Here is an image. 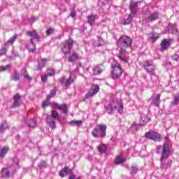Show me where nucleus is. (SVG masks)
Segmentation results:
<instances>
[{"label":"nucleus","instance_id":"f257e3e1","mask_svg":"<svg viewBox=\"0 0 179 179\" xmlns=\"http://www.w3.org/2000/svg\"><path fill=\"white\" fill-rule=\"evenodd\" d=\"M170 140L169 139V136L165 137V141L163 144V145H158L157 147V153L162 152V157H161V167L162 169H164V170H166V169H169L170 167V163L163 162V160L164 159H167L169 156H170Z\"/></svg>","mask_w":179,"mask_h":179},{"label":"nucleus","instance_id":"f03ea898","mask_svg":"<svg viewBox=\"0 0 179 179\" xmlns=\"http://www.w3.org/2000/svg\"><path fill=\"white\" fill-rule=\"evenodd\" d=\"M132 39L129 36H121L117 42V47L120 48L119 54H127V48H131L132 47Z\"/></svg>","mask_w":179,"mask_h":179},{"label":"nucleus","instance_id":"7ed1b4c3","mask_svg":"<svg viewBox=\"0 0 179 179\" xmlns=\"http://www.w3.org/2000/svg\"><path fill=\"white\" fill-rule=\"evenodd\" d=\"M105 110L109 114H113L115 110H117V113L120 114L122 113L124 111V105L116 101L114 102V106H113V103H109L108 105L105 106Z\"/></svg>","mask_w":179,"mask_h":179},{"label":"nucleus","instance_id":"20e7f679","mask_svg":"<svg viewBox=\"0 0 179 179\" xmlns=\"http://www.w3.org/2000/svg\"><path fill=\"white\" fill-rule=\"evenodd\" d=\"M107 126L106 124H98L92 131L94 138H104L106 135Z\"/></svg>","mask_w":179,"mask_h":179},{"label":"nucleus","instance_id":"39448f33","mask_svg":"<svg viewBox=\"0 0 179 179\" xmlns=\"http://www.w3.org/2000/svg\"><path fill=\"white\" fill-rule=\"evenodd\" d=\"M55 120L59 121V114L56 110H52L50 115L47 117L46 122L52 129H55L57 127Z\"/></svg>","mask_w":179,"mask_h":179},{"label":"nucleus","instance_id":"423d86ee","mask_svg":"<svg viewBox=\"0 0 179 179\" xmlns=\"http://www.w3.org/2000/svg\"><path fill=\"white\" fill-rule=\"evenodd\" d=\"M73 44H75V42L72 39H69L62 43V51L64 55H66L71 52V50H72Z\"/></svg>","mask_w":179,"mask_h":179},{"label":"nucleus","instance_id":"0eeeda50","mask_svg":"<svg viewBox=\"0 0 179 179\" xmlns=\"http://www.w3.org/2000/svg\"><path fill=\"white\" fill-rule=\"evenodd\" d=\"M75 79H76V77L73 73H70V76L68 79L65 78V77H62L59 79L60 84L63 87H65V89H68L73 82H75Z\"/></svg>","mask_w":179,"mask_h":179},{"label":"nucleus","instance_id":"6e6552de","mask_svg":"<svg viewBox=\"0 0 179 179\" xmlns=\"http://www.w3.org/2000/svg\"><path fill=\"white\" fill-rule=\"evenodd\" d=\"M111 76L113 79H120L122 75V67L120 64L112 66Z\"/></svg>","mask_w":179,"mask_h":179},{"label":"nucleus","instance_id":"1a4fd4ad","mask_svg":"<svg viewBox=\"0 0 179 179\" xmlns=\"http://www.w3.org/2000/svg\"><path fill=\"white\" fill-rule=\"evenodd\" d=\"M17 37V35H14L5 43L6 48H1L0 50V57H2V55H6V50H8V47H9V45H13V43L16 41Z\"/></svg>","mask_w":179,"mask_h":179},{"label":"nucleus","instance_id":"9d476101","mask_svg":"<svg viewBox=\"0 0 179 179\" xmlns=\"http://www.w3.org/2000/svg\"><path fill=\"white\" fill-rule=\"evenodd\" d=\"M15 173H16V168L13 166H10L2 169L1 177H3L4 178H9L10 174L13 175Z\"/></svg>","mask_w":179,"mask_h":179},{"label":"nucleus","instance_id":"9b49d317","mask_svg":"<svg viewBox=\"0 0 179 179\" xmlns=\"http://www.w3.org/2000/svg\"><path fill=\"white\" fill-rule=\"evenodd\" d=\"M144 69L150 75H155V64H153V60H146L143 64Z\"/></svg>","mask_w":179,"mask_h":179},{"label":"nucleus","instance_id":"f8f14e48","mask_svg":"<svg viewBox=\"0 0 179 179\" xmlns=\"http://www.w3.org/2000/svg\"><path fill=\"white\" fill-rule=\"evenodd\" d=\"M136 8H138V2L136 3H131L130 4V10L131 12V14H129V17L126 20V24H129V23H131V20H132V18L134 16H135L136 13Z\"/></svg>","mask_w":179,"mask_h":179},{"label":"nucleus","instance_id":"ddd939ff","mask_svg":"<svg viewBox=\"0 0 179 179\" xmlns=\"http://www.w3.org/2000/svg\"><path fill=\"white\" fill-rule=\"evenodd\" d=\"M145 138L151 139V141H160L161 136L156 131H150L145 134Z\"/></svg>","mask_w":179,"mask_h":179},{"label":"nucleus","instance_id":"4468645a","mask_svg":"<svg viewBox=\"0 0 179 179\" xmlns=\"http://www.w3.org/2000/svg\"><path fill=\"white\" fill-rule=\"evenodd\" d=\"M160 16V14L159 12L155 11L154 13H152L149 14L147 18H145L143 22H155V20H157Z\"/></svg>","mask_w":179,"mask_h":179},{"label":"nucleus","instance_id":"2eb2a0df","mask_svg":"<svg viewBox=\"0 0 179 179\" xmlns=\"http://www.w3.org/2000/svg\"><path fill=\"white\" fill-rule=\"evenodd\" d=\"M52 107L53 108H56V110H60L64 114H68V107L66 104L59 105L57 103H53Z\"/></svg>","mask_w":179,"mask_h":179},{"label":"nucleus","instance_id":"dca6fc26","mask_svg":"<svg viewBox=\"0 0 179 179\" xmlns=\"http://www.w3.org/2000/svg\"><path fill=\"white\" fill-rule=\"evenodd\" d=\"M160 94H154L151 97L152 104L156 107H159L160 106Z\"/></svg>","mask_w":179,"mask_h":179},{"label":"nucleus","instance_id":"f3484780","mask_svg":"<svg viewBox=\"0 0 179 179\" xmlns=\"http://www.w3.org/2000/svg\"><path fill=\"white\" fill-rule=\"evenodd\" d=\"M171 45V39H164L161 43V51H166Z\"/></svg>","mask_w":179,"mask_h":179},{"label":"nucleus","instance_id":"a211bd4d","mask_svg":"<svg viewBox=\"0 0 179 179\" xmlns=\"http://www.w3.org/2000/svg\"><path fill=\"white\" fill-rule=\"evenodd\" d=\"M100 90V87L99 85H94L90 90V92L86 94V97L89 99V97H93Z\"/></svg>","mask_w":179,"mask_h":179},{"label":"nucleus","instance_id":"6ab92c4d","mask_svg":"<svg viewBox=\"0 0 179 179\" xmlns=\"http://www.w3.org/2000/svg\"><path fill=\"white\" fill-rule=\"evenodd\" d=\"M93 75L97 76L100 75L103 71H104V66L102 64L96 65L93 69Z\"/></svg>","mask_w":179,"mask_h":179},{"label":"nucleus","instance_id":"aec40b11","mask_svg":"<svg viewBox=\"0 0 179 179\" xmlns=\"http://www.w3.org/2000/svg\"><path fill=\"white\" fill-rule=\"evenodd\" d=\"M27 36H29L30 37H31V39L32 40L33 38H34L38 43H39L40 41V36H38V34H37V31H36V30L27 31Z\"/></svg>","mask_w":179,"mask_h":179},{"label":"nucleus","instance_id":"412c9836","mask_svg":"<svg viewBox=\"0 0 179 179\" xmlns=\"http://www.w3.org/2000/svg\"><path fill=\"white\" fill-rule=\"evenodd\" d=\"M72 173V170L69 169V167L65 166L63 169H62L59 173V176L60 177L64 178L65 176H68V174H71Z\"/></svg>","mask_w":179,"mask_h":179},{"label":"nucleus","instance_id":"4be33fe9","mask_svg":"<svg viewBox=\"0 0 179 179\" xmlns=\"http://www.w3.org/2000/svg\"><path fill=\"white\" fill-rule=\"evenodd\" d=\"M13 99H14V102L11 106V108L19 107V106H20V95H19V94H15L13 96Z\"/></svg>","mask_w":179,"mask_h":179},{"label":"nucleus","instance_id":"5701e85b","mask_svg":"<svg viewBox=\"0 0 179 179\" xmlns=\"http://www.w3.org/2000/svg\"><path fill=\"white\" fill-rule=\"evenodd\" d=\"M47 62H48V59H41V60L38 62V65L35 69L36 71H41V69H43V68L45 67Z\"/></svg>","mask_w":179,"mask_h":179},{"label":"nucleus","instance_id":"b1692460","mask_svg":"<svg viewBox=\"0 0 179 179\" xmlns=\"http://www.w3.org/2000/svg\"><path fill=\"white\" fill-rule=\"evenodd\" d=\"M125 161L126 159L124 158V157H122V154H120L116 157L114 163L116 164V166H118V164H124Z\"/></svg>","mask_w":179,"mask_h":179},{"label":"nucleus","instance_id":"393cba45","mask_svg":"<svg viewBox=\"0 0 179 179\" xmlns=\"http://www.w3.org/2000/svg\"><path fill=\"white\" fill-rule=\"evenodd\" d=\"M148 122H150V118L148 117L146 115L141 116V120L139 121V125L145 127Z\"/></svg>","mask_w":179,"mask_h":179},{"label":"nucleus","instance_id":"a878e982","mask_svg":"<svg viewBox=\"0 0 179 179\" xmlns=\"http://www.w3.org/2000/svg\"><path fill=\"white\" fill-rule=\"evenodd\" d=\"M29 52L36 51V44L33 42V39H30V44L26 46Z\"/></svg>","mask_w":179,"mask_h":179},{"label":"nucleus","instance_id":"bb28decb","mask_svg":"<svg viewBox=\"0 0 179 179\" xmlns=\"http://www.w3.org/2000/svg\"><path fill=\"white\" fill-rule=\"evenodd\" d=\"M168 33L171 34H177L178 33V30L176 29L173 24H169L168 26Z\"/></svg>","mask_w":179,"mask_h":179},{"label":"nucleus","instance_id":"cd10ccee","mask_svg":"<svg viewBox=\"0 0 179 179\" xmlns=\"http://www.w3.org/2000/svg\"><path fill=\"white\" fill-rule=\"evenodd\" d=\"M8 151H9V148L8 147L0 148V157L1 159H3V157L6 156V153H8Z\"/></svg>","mask_w":179,"mask_h":179},{"label":"nucleus","instance_id":"c85d7f7f","mask_svg":"<svg viewBox=\"0 0 179 179\" xmlns=\"http://www.w3.org/2000/svg\"><path fill=\"white\" fill-rule=\"evenodd\" d=\"M9 128V126H8V123L6 121H3L1 125H0V134H2L3 132H5L6 129Z\"/></svg>","mask_w":179,"mask_h":179},{"label":"nucleus","instance_id":"c756f323","mask_svg":"<svg viewBox=\"0 0 179 179\" xmlns=\"http://www.w3.org/2000/svg\"><path fill=\"white\" fill-rule=\"evenodd\" d=\"M79 58V55L76 52H73L71 55L69 57V62H75Z\"/></svg>","mask_w":179,"mask_h":179},{"label":"nucleus","instance_id":"7c9ffc66","mask_svg":"<svg viewBox=\"0 0 179 179\" xmlns=\"http://www.w3.org/2000/svg\"><path fill=\"white\" fill-rule=\"evenodd\" d=\"M27 124L29 128H36V120L31 119L27 121Z\"/></svg>","mask_w":179,"mask_h":179},{"label":"nucleus","instance_id":"2f4dec72","mask_svg":"<svg viewBox=\"0 0 179 179\" xmlns=\"http://www.w3.org/2000/svg\"><path fill=\"white\" fill-rule=\"evenodd\" d=\"M96 20V17L93 15H90L88 17V23L90 26H93L94 24V21Z\"/></svg>","mask_w":179,"mask_h":179},{"label":"nucleus","instance_id":"473e14b6","mask_svg":"<svg viewBox=\"0 0 179 179\" xmlns=\"http://www.w3.org/2000/svg\"><path fill=\"white\" fill-rule=\"evenodd\" d=\"M107 148L106 147V145L102 144L100 146L98 147V150L100 152V153H106Z\"/></svg>","mask_w":179,"mask_h":179},{"label":"nucleus","instance_id":"72a5a7b5","mask_svg":"<svg viewBox=\"0 0 179 179\" xmlns=\"http://www.w3.org/2000/svg\"><path fill=\"white\" fill-rule=\"evenodd\" d=\"M10 78L12 80L17 81L20 79V76H19V73H14L13 74L11 75Z\"/></svg>","mask_w":179,"mask_h":179},{"label":"nucleus","instance_id":"f704fd0d","mask_svg":"<svg viewBox=\"0 0 179 179\" xmlns=\"http://www.w3.org/2000/svg\"><path fill=\"white\" fill-rule=\"evenodd\" d=\"M13 167H15V166H18L19 165V159H17L16 157H13L11 160Z\"/></svg>","mask_w":179,"mask_h":179},{"label":"nucleus","instance_id":"c9c22d12","mask_svg":"<svg viewBox=\"0 0 179 179\" xmlns=\"http://www.w3.org/2000/svg\"><path fill=\"white\" fill-rule=\"evenodd\" d=\"M10 68V64L0 66V72H5Z\"/></svg>","mask_w":179,"mask_h":179},{"label":"nucleus","instance_id":"e433bc0d","mask_svg":"<svg viewBox=\"0 0 179 179\" xmlns=\"http://www.w3.org/2000/svg\"><path fill=\"white\" fill-rule=\"evenodd\" d=\"M122 55H124V54L121 55L120 53V55L117 57H118L119 59H120V61H122V62H124L125 64H127V62H128V59L123 57Z\"/></svg>","mask_w":179,"mask_h":179},{"label":"nucleus","instance_id":"4c0bfd02","mask_svg":"<svg viewBox=\"0 0 179 179\" xmlns=\"http://www.w3.org/2000/svg\"><path fill=\"white\" fill-rule=\"evenodd\" d=\"M55 75V70L53 69H48V76H54Z\"/></svg>","mask_w":179,"mask_h":179},{"label":"nucleus","instance_id":"58836bf2","mask_svg":"<svg viewBox=\"0 0 179 179\" xmlns=\"http://www.w3.org/2000/svg\"><path fill=\"white\" fill-rule=\"evenodd\" d=\"M57 92H55V90H52L50 91V94L47 96V99L50 100L52 97H54L55 96Z\"/></svg>","mask_w":179,"mask_h":179},{"label":"nucleus","instance_id":"ea45409f","mask_svg":"<svg viewBox=\"0 0 179 179\" xmlns=\"http://www.w3.org/2000/svg\"><path fill=\"white\" fill-rule=\"evenodd\" d=\"M131 169L132 174H136L138 173V171H139V169L138 167H136V166H135V165H132Z\"/></svg>","mask_w":179,"mask_h":179},{"label":"nucleus","instance_id":"a19ab883","mask_svg":"<svg viewBox=\"0 0 179 179\" xmlns=\"http://www.w3.org/2000/svg\"><path fill=\"white\" fill-rule=\"evenodd\" d=\"M139 124H137V123H134L133 125H131V131H138V129H139Z\"/></svg>","mask_w":179,"mask_h":179},{"label":"nucleus","instance_id":"79ce46f5","mask_svg":"<svg viewBox=\"0 0 179 179\" xmlns=\"http://www.w3.org/2000/svg\"><path fill=\"white\" fill-rule=\"evenodd\" d=\"M159 37V34L157 33H152L151 36V39L153 40V41H156Z\"/></svg>","mask_w":179,"mask_h":179},{"label":"nucleus","instance_id":"37998d69","mask_svg":"<svg viewBox=\"0 0 179 179\" xmlns=\"http://www.w3.org/2000/svg\"><path fill=\"white\" fill-rule=\"evenodd\" d=\"M178 103H179V94L177 96L174 97L173 101H172V104H173V106H177Z\"/></svg>","mask_w":179,"mask_h":179},{"label":"nucleus","instance_id":"c03bdc74","mask_svg":"<svg viewBox=\"0 0 179 179\" xmlns=\"http://www.w3.org/2000/svg\"><path fill=\"white\" fill-rule=\"evenodd\" d=\"M39 167L40 169H45V167H47V162H45V161H41L39 163Z\"/></svg>","mask_w":179,"mask_h":179},{"label":"nucleus","instance_id":"a18cd8bd","mask_svg":"<svg viewBox=\"0 0 179 179\" xmlns=\"http://www.w3.org/2000/svg\"><path fill=\"white\" fill-rule=\"evenodd\" d=\"M23 76L24 79H27V80H31V78L29 74H27V71L24 70V73L23 74Z\"/></svg>","mask_w":179,"mask_h":179},{"label":"nucleus","instance_id":"49530a36","mask_svg":"<svg viewBox=\"0 0 179 179\" xmlns=\"http://www.w3.org/2000/svg\"><path fill=\"white\" fill-rule=\"evenodd\" d=\"M98 41L101 43H98L97 47H103V44H104V41H103V38L98 37Z\"/></svg>","mask_w":179,"mask_h":179},{"label":"nucleus","instance_id":"de8ad7c7","mask_svg":"<svg viewBox=\"0 0 179 179\" xmlns=\"http://www.w3.org/2000/svg\"><path fill=\"white\" fill-rule=\"evenodd\" d=\"M52 33H54V29H52V28H49V29L46 31V34H47V36H50V34H52Z\"/></svg>","mask_w":179,"mask_h":179},{"label":"nucleus","instance_id":"09e8293b","mask_svg":"<svg viewBox=\"0 0 179 179\" xmlns=\"http://www.w3.org/2000/svg\"><path fill=\"white\" fill-rule=\"evenodd\" d=\"M82 123H83L82 120L73 121L71 122V124H76L78 127H80Z\"/></svg>","mask_w":179,"mask_h":179},{"label":"nucleus","instance_id":"8fccbe9b","mask_svg":"<svg viewBox=\"0 0 179 179\" xmlns=\"http://www.w3.org/2000/svg\"><path fill=\"white\" fill-rule=\"evenodd\" d=\"M70 16H71V17L75 18L76 16V10L72 9L71 12V14H70Z\"/></svg>","mask_w":179,"mask_h":179},{"label":"nucleus","instance_id":"3c124183","mask_svg":"<svg viewBox=\"0 0 179 179\" xmlns=\"http://www.w3.org/2000/svg\"><path fill=\"white\" fill-rule=\"evenodd\" d=\"M48 76H48V74L43 76L41 77L42 82H47V79H48Z\"/></svg>","mask_w":179,"mask_h":179},{"label":"nucleus","instance_id":"603ef678","mask_svg":"<svg viewBox=\"0 0 179 179\" xmlns=\"http://www.w3.org/2000/svg\"><path fill=\"white\" fill-rule=\"evenodd\" d=\"M172 59H173V61H178L179 59V55L176 53L172 56Z\"/></svg>","mask_w":179,"mask_h":179},{"label":"nucleus","instance_id":"864d4df0","mask_svg":"<svg viewBox=\"0 0 179 179\" xmlns=\"http://www.w3.org/2000/svg\"><path fill=\"white\" fill-rule=\"evenodd\" d=\"M48 106H50V102H48V101H44V102L43 103L42 107H43V108H45V107H48Z\"/></svg>","mask_w":179,"mask_h":179},{"label":"nucleus","instance_id":"5fc2aeb1","mask_svg":"<svg viewBox=\"0 0 179 179\" xmlns=\"http://www.w3.org/2000/svg\"><path fill=\"white\" fill-rule=\"evenodd\" d=\"M36 20V18L35 17H31L29 19V22H31V23H34V21Z\"/></svg>","mask_w":179,"mask_h":179},{"label":"nucleus","instance_id":"6e6d98bb","mask_svg":"<svg viewBox=\"0 0 179 179\" xmlns=\"http://www.w3.org/2000/svg\"><path fill=\"white\" fill-rule=\"evenodd\" d=\"M69 179H75L74 175L71 176Z\"/></svg>","mask_w":179,"mask_h":179},{"label":"nucleus","instance_id":"4d7b16f0","mask_svg":"<svg viewBox=\"0 0 179 179\" xmlns=\"http://www.w3.org/2000/svg\"><path fill=\"white\" fill-rule=\"evenodd\" d=\"M75 72L79 73V69H76Z\"/></svg>","mask_w":179,"mask_h":179},{"label":"nucleus","instance_id":"13d9d810","mask_svg":"<svg viewBox=\"0 0 179 179\" xmlns=\"http://www.w3.org/2000/svg\"><path fill=\"white\" fill-rule=\"evenodd\" d=\"M1 12H2V9L0 8V13H1Z\"/></svg>","mask_w":179,"mask_h":179},{"label":"nucleus","instance_id":"bf43d9fd","mask_svg":"<svg viewBox=\"0 0 179 179\" xmlns=\"http://www.w3.org/2000/svg\"><path fill=\"white\" fill-rule=\"evenodd\" d=\"M105 1H110V0H105Z\"/></svg>","mask_w":179,"mask_h":179}]
</instances>
